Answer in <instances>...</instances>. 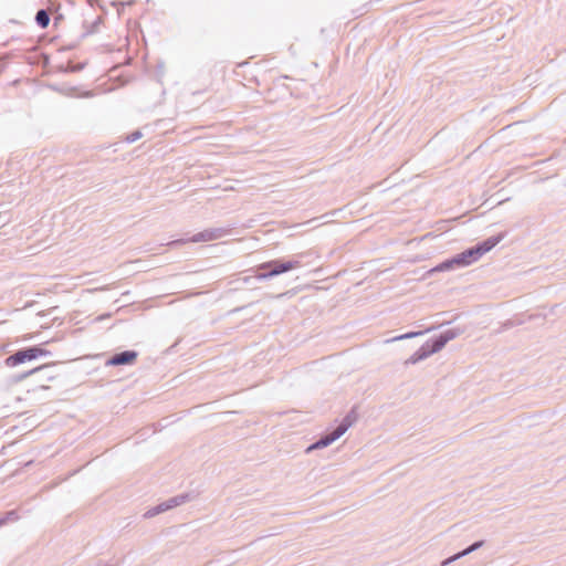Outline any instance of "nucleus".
Wrapping results in <instances>:
<instances>
[{
  "instance_id": "obj_1",
  "label": "nucleus",
  "mask_w": 566,
  "mask_h": 566,
  "mask_svg": "<svg viewBox=\"0 0 566 566\" xmlns=\"http://www.w3.org/2000/svg\"><path fill=\"white\" fill-rule=\"evenodd\" d=\"M504 238V233H500L497 235H493L488 238L486 240L471 247L461 253H458V260L460 262L461 268L469 266L470 264L476 262L484 255L486 252L491 251L495 245H497Z\"/></svg>"
},
{
  "instance_id": "obj_2",
  "label": "nucleus",
  "mask_w": 566,
  "mask_h": 566,
  "mask_svg": "<svg viewBox=\"0 0 566 566\" xmlns=\"http://www.w3.org/2000/svg\"><path fill=\"white\" fill-rule=\"evenodd\" d=\"M461 334V329L451 328L442 332L438 336L427 340L417 352L416 355L419 357V360H423L431 356L432 354L441 350L446 344Z\"/></svg>"
},
{
  "instance_id": "obj_3",
  "label": "nucleus",
  "mask_w": 566,
  "mask_h": 566,
  "mask_svg": "<svg viewBox=\"0 0 566 566\" xmlns=\"http://www.w3.org/2000/svg\"><path fill=\"white\" fill-rule=\"evenodd\" d=\"M300 266L301 261L298 259L287 261L273 260L270 262L262 263L256 270L255 277L259 280H266L285 273L287 271L297 269Z\"/></svg>"
},
{
  "instance_id": "obj_4",
  "label": "nucleus",
  "mask_w": 566,
  "mask_h": 566,
  "mask_svg": "<svg viewBox=\"0 0 566 566\" xmlns=\"http://www.w3.org/2000/svg\"><path fill=\"white\" fill-rule=\"evenodd\" d=\"M233 227H214L206 229L201 232L193 234L190 239H178L167 243L169 247H176L186 242H208L218 239H222L231 234Z\"/></svg>"
},
{
  "instance_id": "obj_5",
  "label": "nucleus",
  "mask_w": 566,
  "mask_h": 566,
  "mask_svg": "<svg viewBox=\"0 0 566 566\" xmlns=\"http://www.w3.org/2000/svg\"><path fill=\"white\" fill-rule=\"evenodd\" d=\"M191 499L189 493L179 494L176 496H172L161 503H159L156 506L150 507L144 513V518H151L158 514H161L164 512H167L168 510H171L174 507H177L186 502H188Z\"/></svg>"
},
{
  "instance_id": "obj_6",
  "label": "nucleus",
  "mask_w": 566,
  "mask_h": 566,
  "mask_svg": "<svg viewBox=\"0 0 566 566\" xmlns=\"http://www.w3.org/2000/svg\"><path fill=\"white\" fill-rule=\"evenodd\" d=\"M34 359H36L35 346H30L19 349L12 355L8 356L4 360V364L8 367H15L20 364Z\"/></svg>"
},
{
  "instance_id": "obj_7",
  "label": "nucleus",
  "mask_w": 566,
  "mask_h": 566,
  "mask_svg": "<svg viewBox=\"0 0 566 566\" xmlns=\"http://www.w3.org/2000/svg\"><path fill=\"white\" fill-rule=\"evenodd\" d=\"M138 353L135 350H124L117 354H114L109 357L105 365L106 366H123V365H132L137 359Z\"/></svg>"
},
{
  "instance_id": "obj_8",
  "label": "nucleus",
  "mask_w": 566,
  "mask_h": 566,
  "mask_svg": "<svg viewBox=\"0 0 566 566\" xmlns=\"http://www.w3.org/2000/svg\"><path fill=\"white\" fill-rule=\"evenodd\" d=\"M484 545V541H478V542H474L473 544H471L469 547H467L465 549L454 554L453 556L444 559L442 563H441V566H447L449 564H451L452 562L461 558V557H464L475 551H478L479 548H481L482 546Z\"/></svg>"
},
{
  "instance_id": "obj_9",
  "label": "nucleus",
  "mask_w": 566,
  "mask_h": 566,
  "mask_svg": "<svg viewBox=\"0 0 566 566\" xmlns=\"http://www.w3.org/2000/svg\"><path fill=\"white\" fill-rule=\"evenodd\" d=\"M460 262L458 260L457 254L450 259L444 260L443 262L439 263L437 266L431 269V273L433 272H446V271H452L454 269H460Z\"/></svg>"
},
{
  "instance_id": "obj_10",
  "label": "nucleus",
  "mask_w": 566,
  "mask_h": 566,
  "mask_svg": "<svg viewBox=\"0 0 566 566\" xmlns=\"http://www.w3.org/2000/svg\"><path fill=\"white\" fill-rule=\"evenodd\" d=\"M357 420V413L352 409L336 427L344 434Z\"/></svg>"
},
{
  "instance_id": "obj_11",
  "label": "nucleus",
  "mask_w": 566,
  "mask_h": 566,
  "mask_svg": "<svg viewBox=\"0 0 566 566\" xmlns=\"http://www.w3.org/2000/svg\"><path fill=\"white\" fill-rule=\"evenodd\" d=\"M55 366H56V363L44 364L42 366H39L36 368H33V369H31L29 371H25V373L19 375L17 377V380L18 381L23 380V379H25L27 377H29L31 375L38 374L39 371H45L46 369L53 368Z\"/></svg>"
},
{
  "instance_id": "obj_12",
  "label": "nucleus",
  "mask_w": 566,
  "mask_h": 566,
  "mask_svg": "<svg viewBox=\"0 0 566 566\" xmlns=\"http://www.w3.org/2000/svg\"><path fill=\"white\" fill-rule=\"evenodd\" d=\"M35 22L40 28H46L50 23L49 12L45 9H40L35 14Z\"/></svg>"
},
{
  "instance_id": "obj_13",
  "label": "nucleus",
  "mask_w": 566,
  "mask_h": 566,
  "mask_svg": "<svg viewBox=\"0 0 566 566\" xmlns=\"http://www.w3.org/2000/svg\"><path fill=\"white\" fill-rule=\"evenodd\" d=\"M343 434L340 432V430H338L337 428H335L332 432L321 437V439L323 440V442L328 447L329 444H332L334 441H336L338 438H340Z\"/></svg>"
},
{
  "instance_id": "obj_14",
  "label": "nucleus",
  "mask_w": 566,
  "mask_h": 566,
  "mask_svg": "<svg viewBox=\"0 0 566 566\" xmlns=\"http://www.w3.org/2000/svg\"><path fill=\"white\" fill-rule=\"evenodd\" d=\"M430 331H431V328H427L426 331H420V332H409V333L392 337L391 339H388L387 342H397V340L413 338V337L420 336V335L424 334L426 332H430Z\"/></svg>"
},
{
  "instance_id": "obj_15",
  "label": "nucleus",
  "mask_w": 566,
  "mask_h": 566,
  "mask_svg": "<svg viewBox=\"0 0 566 566\" xmlns=\"http://www.w3.org/2000/svg\"><path fill=\"white\" fill-rule=\"evenodd\" d=\"M19 515L17 511L12 510L6 513V515L0 518V526L4 525L7 522H14L18 521Z\"/></svg>"
},
{
  "instance_id": "obj_16",
  "label": "nucleus",
  "mask_w": 566,
  "mask_h": 566,
  "mask_svg": "<svg viewBox=\"0 0 566 566\" xmlns=\"http://www.w3.org/2000/svg\"><path fill=\"white\" fill-rule=\"evenodd\" d=\"M143 135L139 130H135V132L128 134L125 139L127 143L132 144V143H135L136 140H138Z\"/></svg>"
},
{
  "instance_id": "obj_17",
  "label": "nucleus",
  "mask_w": 566,
  "mask_h": 566,
  "mask_svg": "<svg viewBox=\"0 0 566 566\" xmlns=\"http://www.w3.org/2000/svg\"><path fill=\"white\" fill-rule=\"evenodd\" d=\"M327 447L323 440L319 438L316 442L312 443L307 449H306V452H311L312 450H316V449H322V448H325Z\"/></svg>"
},
{
  "instance_id": "obj_18",
  "label": "nucleus",
  "mask_w": 566,
  "mask_h": 566,
  "mask_svg": "<svg viewBox=\"0 0 566 566\" xmlns=\"http://www.w3.org/2000/svg\"><path fill=\"white\" fill-rule=\"evenodd\" d=\"M51 369H52V368L46 369L45 371H39L38 374H41V375H42V377H41V378H42L43 380L51 381V380L55 379V375H54V374H52Z\"/></svg>"
},
{
  "instance_id": "obj_19",
  "label": "nucleus",
  "mask_w": 566,
  "mask_h": 566,
  "mask_svg": "<svg viewBox=\"0 0 566 566\" xmlns=\"http://www.w3.org/2000/svg\"><path fill=\"white\" fill-rule=\"evenodd\" d=\"M35 352H36V358L51 355V352L43 348L42 346H35Z\"/></svg>"
},
{
  "instance_id": "obj_20",
  "label": "nucleus",
  "mask_w": 566,
  "mask_h": 566,
  "mask_svg": "<svg viewBox=\"0 0 566 566\" xmlns=\"http://www.w3.org/2000/svg\"><path fill=\"white\" fill-rule=\"evenodd\" d=\"M419 357L416 355V352L408 358L405 360V365L408 366V365H415L417 363H419Z\"/></svg>"
},
{
  "instance_id": "obj_21",
  "label": "nucleus",
  "mask_w": 566,
  "mask_h": 566,
  "mask_svg": "<svg viewBox=\"0 0 566 566\" xmlns=\"http://www.w3.org/2000/svg\"><path fill=\"white\" fill-rule=\"evenodd\" d=\"M84 67V64H76V65H70L66 71H70V72H78L81 70H83Z\"/></svg>"
},
{
  "instance_id": "obj_22",
  "label": "nucleus",
  "mask_w": 566,
  "mask_h": 566,
  "mask_svg": "<svg viewBox=\"0 0 566 566\" xmlns=\"http://www.w3.org/2000/svg\"><path fill=\"white\" fill-rule=\"evenodd\" d=\"M130 3H132V1H129V2H120L119 6L124 7V6L130 4Z\"/></svg>"
},
{
  "instance_id": "obj_23",
  "label": "nucleus",
  "mask_w": 566,
  "mask_h": 566,
  "mask_svg": "<svg viewBox=\"0 0 566 566\" xmlns=\"http://www.w3.org/2000/svg\"><path fill=\"white\" fill-rule=\"evenodd\" d=\"M87 1H88V3H90V4H93V1H94V0H87Z\"/></svg>"
}]
</instances>
